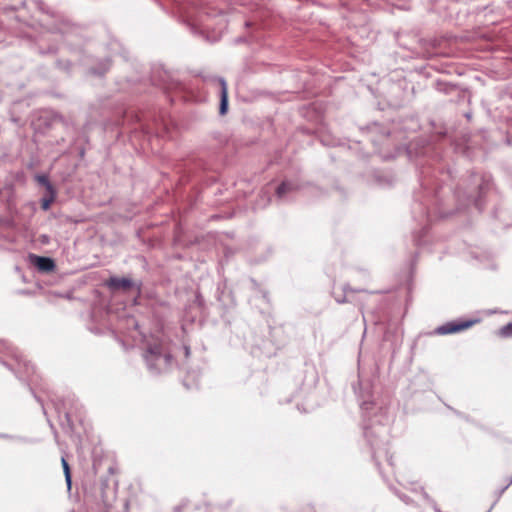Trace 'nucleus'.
Segmentation results:
<instances>
[{"instance_id":"4","label":"nucleus","mask_w":512,"mask_h":512,"mask_svg":"<svg viewBox=\"0 0 512 512\" xmlns=\"http://www.w3.org/2000/svg\"><path fill=\"white\" fill-rule=\"evenodd\" d=\"M36 8L43 14L41 25L52 34H59L67 49L80 51L83 43L81 27L73 23L68 17L52 8L42 0L35 2Z\"/></svg>"},{"instance_id":"41","label":"nucleus","mask_w":512,"mask_h":512,"mask_svg":"<svg viewBox=\"0 0 512 512\" xmlns=\"http://www.w3.org/2000/svg\"><path fill=\"white\" fill-rule=\"evenodd\" d=\"M390 490L393 492V494L395 496H397L403 503H405L406 505H410L413 503V500L411 499V497H409L407 494L401 492L399 489H397L396 487L394 486H391L390 487Z\"/></svg>"},{"instance_id":"25","label":"nucleus","mask_w":512,"mask_h":512,"mask_svg":"<svg viewBox=\"0 0 512 512\" xmlns=\"http://www.w3.org/2000/svg\"><path fill=\"white\" fill-rule=\"evenodd\" d=\"M436 396L439 401L444 402L440 396H437L432 390L431 392H427L425 394H422L420 397H418L416 400H411L413 404L418 405V408L421 410L429 409L433 398Z\"/></svg>"},{"instance_id":"1","label":"nucleus","mask_w":512,"mask_h":512,"mask_svg":"<svg viewBox=\"0 0 512 512\" xmlns=\"http://www.w3.org/2000/svg\"><path fill=\"white\" fill-rule=\"evenodd\" d=\"M401 155L414 162L418 171L419 188L413 193L411 209L419 226L412 232L417 247L428 244L433 221L449 218L470 205L482 212L487 197L497 194L489 172L467 169L460 173L433 137L417 136L399 144L384 159L392 160Z\"/></svg>"},{"instance_id":"63","label":"nucleus","mask_w":512,"mask_h":512,"mask_svg":"<svg viewBox=\"0 0 512 512\" xmlns=\"http://www.w3.org/2000/svg\"><path fill=\"white\" fill-rule=\"evenodd\" d=\"M222 193H223L222 189H221L220 187H218V188L216 189V191L213 193V195H214V196H217L218 194H222Z\"/></svg>"},{"instance_id":"59","label":"nucleus","mask_w":512,"mask_h":512,"mask_svg":"<svg viewBox=\"0 0 512 512\" xmlns=\"http://www.w3.org/2000/svg\"><path fill=\"white\" fill-rule=\"evenodd\" d=\"M373 405H374L373 402H368V401H363L362 402V408H364V409H369L370 406H373Z\"/></svg>"},{"instance_id":"2","label":"nucleus","mask_w":512,"mask_h":512,"mask_svg":"<svg viewBox=\"0 0 512 512\" xmlns=\"http://www.w3.org/2000/svg\"><path fill=\"white\" fill-rule=\"evenodd\" d=\"M226 158L218 149H205L174 163L177 174L175 189L178 197L195 204L204 189L218 183Z\"/></svg>"},{"instance_id":"33","label":"nucleus","mask_w":512,"mask_h":512,"mask_svg":"<svg viewBox=\"0 0 512 512\" xmlns=\"http://www.w3.org/2000/svg\"><path fill=\"white\" fill-rule=\"evenodd\" d=\"M55 67L66 73L67 75H71L72 74V68H73V63L68 60V59H57L55 61Z\"/></svg>"},{"instance_id":"23","label":"nucleus","mask_w":512,"mask_h":512,"mask_svg":"<svg viewBox=\"0 0 512 512\" xmlns=\"http://www.w3.org/2000/svg\"><path fill=\"white\" fill-rule=\"evenodd\" d=\"M0 198L9 211L16 209V190L13 183L5 184L4 193L0 191Z\"/></svg>"},{"instance_id":"5","label":"nucleus","mask_w":512,"mask_h":512,"mask_svg":"<svg viewBox=\"0 0 512 512\" xmlns=\"http://www.w3.org/2000/svg\"><path fill=\"white\" fill-rule=\"evenodd\" d=\"M109 475L102 476L97 483L82 481L84 501L100 512H107L116 499L118 482L111 478L114 474V467L107 468Z\"/></svg>"},{"instance_id":"47","label":"nucleus","mask_w":512,"mask_h":512,"mask_svg":"<svg viewBox=\"0 0 512 512\" xmlns=\"http://www.w3.org/2000/svg\"><path fill=\"white\" fill-rule=\"evenodd\" d=\"M443 404L445 405V407H447L449 410H451L457 417L463 419L464 421L466 422H471L472 421V418L470 415L468 414H465L455 408H453L452 406H450L449 404L443 402Z\"/></svg>"},{"instance_id":"35","label":"nucleus","mask_w":512,"mask_h":512,"mask_svg":"<svg viewBox=\"0 0 512 512\" xmlns=\"http://www.w3.org/2000/svg\"><path fill=\"white\" fill-rule=\"evenodd\" d=\"M107 49L114 53H119L125 60L128 59V52L122 48L121 44L117 40L110 41L107 44Z\"/></svg>"},{"instance_id":"30","label":"nucleus","mask_w":512,"mask_h":512,"mask_svg":"<svg viewBox=\"0 0 512 512\" xmlns=\"http://www.w3.org/2000/svg\"><path fill=\"white\" fill-rule=\"evenodd\" d=\"M0 439L11 440V441H15V442L23 443V444H35L38 442V440L36 438L22 436V435H12V434H7V433H0Z\"/></svg>"},{"instance_id":"46","label":"nucleus","mask_w":512,"mask_h":512,"mask_svg":"<svg viewBox=\"0 0 512 512\" xmlns=\"http://www.w3.org/2000/svg\"><path fill=\"white\" fill-rule=\"evenodd\" d=\"M319 140L323 146H327V147H334V146L341 145V143L338 140L331 138L330 136H325V135L321 136V137H319Z\"/></svg>"},{"instance_id":"54","label":"nucleus","mask_w":512,"mask_h":512,"mask_svg":"<svg viewBox=\"0 0 512 512\" xmlns=\"http://www.w3.org/2000/svg\"><path fill=\"white\" fill-rule=\"evenodd\" d=\"M420 491H421V494L423 496V498L428 502V503H434V500L430 497V495L425 491V489L423 487H420Z\"/></svg>"},{"instance_id":"24","label":"nucleus","mask_w":512,"mask_h":512,"mask_svg":"<svg viewBox=\"0 0 512 512\" xmlns=\"http://www.w3.org/2000/svg\"><path fill=\"white\" fill-rule=\"evenodd\" d=\"M188 28L191 31V33H193L196 36H199V37L203 38L207 42L214 43V42H217L219 40V36L215 35L214 33L211 34L208 31V29L205 26L201 25V24L189 23L188 24Z\"/></svg>"},{"instance_id":"34","label":"nucleus","mask_w":512,"mask_h":512,"mask_svg":"<svg viewBox=\"0 0 512 512\" xmlns=\"http://www.w3.org/2000/svg\"><path fill=\"white\" fill-rule=\"evenodd\" d=\"M343 290V294L342 295H335L334 293L332 294L335 301L338 303V304H345L348 302V299H347V296H346V293L347 292H360L361 290L360 289H354L352 288L349 284H345L342 288Z\"/></svg>"},{"instance_id":"32","label":"nucleus","mask_w":512,"mask_h":512,"mask_svg":"<svg viewBox=\"0 0 512 512\" xmlns=\"http://www.w3.org/2000/svg\"><path fill=\"white\" fill-rule=\"evenodd\" d=\"M329 193L337 195L340 200H345L348 197V191L337 180L333 182Z\"/></svg>"},{"instance_id":"50","label":"nucleus","mask_w":512,"mask_h":512,"mask_svg":"<svg viewBox=\"0 0 512 512\" xmlns=\"http://www.w3.org/2000/svg\"><path fill=\"white\" fill-rule=\"evenodd\" d=\"M38 241L41 245H48L51 242V237L48 234H40Z\"/></svg>"},{"instance_id":"18","label":"nucleus","mask_w":512,"mask_h":512,"mask_svg":"<svg viewBox=\"0 0 512 512\" xmlns=\"http://www.w3.org/2000/svg\"><path fill=\"white\" fill-rule=\"evenodd\" d=\"M215 80L219 84V103H218V114L223 117L229 112V93L228 84L224 77L216 76Z\"/></svg>"},{"instance_id":"40","label":"nucleus","mask_w":512,"mask_h":512,"mask_svg":"<svg viewBox=\"0 0 512 512\" xmlns=\"http://www.w3.org/2000/svg\"><path fill=\"white\" fill-rule=\"evenodd\" d=\"M272 254H273V248L271 246H267L265 253L258 254L255 257L254 262L256 264H261V263L267 261L271 257Z\"/></svg>"},{"instance_id":"20","label":"nucleus","mask_w":512,"mask_h":512,"mask_svg":"<svg viewBox=\"0 0 512 512\" xmlns=\"http://www.w3.org/2000/svg\"><path fill=\"white\" fill-rule=\"evenodd\" d=\"M435 88L437 91L452 96L454 93H460L465 96V86H461L458 83L438 79L435 81Z\"/></svg>"},{"instance_id":"22","label":"nucleus","mask_w":512,"mask_h":512,"mask_svg":"<svg viewBox=\"0 0 512 512\" xmlns=\"http://www.w3.org/2000/svg\"><path fill=\"white\" fill-rule=\"evenodd\" d=\"M271 190L272 188L268 185L259 191L256 199L252 203V209L254 211L263 210L271 203Z\"/></svg>"},{"instance_id":"13","label":"nucleus","mask_w":512,"mask_h":512,"mask_svg":"<svg viewBox=\"0 0 512 512\" xmlns=\"http://www.w3.org/2000/svg\"><path fill=\"white\" fill-rule=\"evenodd\" d=\"M270 187L274 185V197L278 203H287L292 200L295 193L301 189V185L298 180L283 178L279 182L269 183Z\"/></svg>"},{"instance_id":"14","label":"nucleus","mask_w":512,"mask_h":512,"mask_svg":"<svg viewBox=\"0 0 512 512\" xmlns=\"http://www.w3.org/2000/svg\"><path fill=\"white\" fill-rule=\"evenodd\" d=\"M28 266L39 274H51L57 270L54 258L29 252L26 256Z\"/></svg>"},{"instance_id":"42","label":"nucleus","mask_w":512,"mask_h":512,"mask_svg":"<svg viewBox=\"0 0 512 512\" xmlns=\"http://www.w3.org/2000/svg\"><path fill=\"white\" fill-rule=\"evenodd\" d=\"M57 198L55 197H48V196H41L40 199H39V204H40V208L41 210L47 212L50 210L51 208V204L53 201H55Z\"/></svg>"},{"instance_id":"61","label":"nucleus","mask_w":512,"mask_h":512,"mask_svg":"<svg viewBox=\"0 0 512 512\" xmlns=\"http://www.w3.org/2000/svg\"><path fill=\"white\" fill-rule=\"evenodd\" d=\"M464 117H465L468 121H470V120L472 119V117H473V114H472V112H471V111H467V112H465V113H464Z\"/></svg>"},{"instance_id":"36","label":"nucleus","mask_w":512,"mask_h":512,"mask_svg":"<svg viewBox=\"0 0 512 512\" xmlns=\"http://www.w3.org/2000/svg\"><path fill=\"white\" fill-rule=\"evenodd\" d=\"M512 485V475L510 477H508L506 479V485L495 490L494 491V497H495V500L494 502L492 503V507H494L497 502L500 500V498L502 497V495L504 494V492Z\"/></svg>"},{"instance_id":"11","label":"nucleus","mask_w":512,"mask_h":512,"mask_svg":"<svg viewBox=\"0 0 512 512\" xmlns=\"http://www.w3.org/2000/svg\"><path fill=\"white\" fill-rule=\"evenodd\" d=\"M57 123L67 126V121L61 113L53 109H45L37 115L32 125L35 133L45 135Z\"/></svg>"},{"instance_id":"28","label":"nucleus","mask_w":512,"mask_h":512,"mask_svg":"<svg viewBox=\"0 0 512 512\" xmlns=\"http://www.w3.org/2000/svg\"><path fill=\"white\" fill-rule=\"evenodd\" d=\"M61 466L63 469V474H64V478H65L67 491L70 494L71 490H72V485H73L72 470H71V466L68 463V460L65 456H61Z\"/></svg>"},{"instance_id":"17","label":"nucleus","mask_w":512,"mask_h":512,"mask_svg":"<svg viewBox=\"0 0 512 512\" xmlns=\"http://www.w3.org/2000/svg\"><path fill=\"white\" fill-rule=\"evenodd\" d=\"M33 180L38 188L44 190L43 196L58 197V188L51 182L47 172H37L33 175Z\"/></svg>"},{"instance_id":"29","label":"nucleus","mask_w":512,"mask_h":512,"mask_svg":"<svg viewBox=\"0 0 512 512\" xmlns=\"http://www.w3.org/2000/svg\"><path fill=\"white\" fill-rule=\"evenodd\" d=\"M265 63L253 62L249 59H246L243 63V73L245 74H255L262 70V68L266 67Z\"/></svg>"},{"instance_id":"9","label":"nucleus","mask_w":512,"mask_h":512,"mask_svg":"<svg viewBox=\"0 0 512 512\" xmlns=\"http://www.w3.org/2000/svg\"><path fill=\"white\" fill-rule=\"evenodd\" d=\"M54 409L58 415L59 424L66 433L76 431V422L83 419L82 406L75 395L68 394L53 401Z\"/></svg>"},{"instance_id":"45","label":"nucleus","mask_w":512,"mask_h":512,"mask_svg":"<svg viewBox=\"0 0 512 512\" xmlns=\"http://www.w3.org/2000/svg\"><path fill=\"white\" fill-rule=\"evenodd\" d=\"M123 317H125V319H126L127 328H132L136 331L139 330V328H140L139 321L134 316L125 313L123 315Z\"/></svg>"},{"instance_id":"21","label":"nucleus","mask_w":512,"mask_h":512,"mask_svg":"<svg viewBox=\"0 0 512 512\" xmlns=\"http://www.w3.org/2000/svg\"><path fill=\"white\" fill-rule=\"evenodd\" d=\"M244 27L247 30V33L244 35H239L236 38H234L233 39L234 45L250 44L253 42H258L260 40V36L252 28V22L250 20H246L244 22Z\"/></svg>"},{"instance_id":"51","label":"nucleus","mask_w":512,"mask_h":512,"mask_svg":"<svg viewBox=\"0 0 512 512\" xmlns=\"http://www.w3.org/2000/svg\"><path fill=\"white\" fill-rule=\"evenodd\" d=\"M76 151L80 159H83L85 157L86 147L83 144H77Z\"/></svg>"},{"instance_id":"16","label":"nucleus","mask_w":512,"mask_h":512,"mask_svg":"<svg viewBox=\"0 0 512 512\" xmlns=\"http://www.w3.org/2000/svg\"><path fill=\"white\" fill-rule=\"evenodd\" d=\"M367 180L370 185L382 189L391 188L394 184V178L391 173L380 169H373L368 174Z\"/></svg>"},{"instance_id":"27","label":"nucleus","mask_w":512,"mask_h":512,"mask_svg":"<svg viewBox=\"0 0 512 512\" xmlns=\"http://www.w3.org/2000/svg\"><path fill=\"white\" fill-rule=\"evenodd\" d=\"M34 49L40 56H54L57 55L59 51V47L56 43H50L47 46L36 43Z\"/></svg>"},{"instance_id":"7","label":"nucleus","mask_w":512,"mask_h":512,"mask_svg":"<svg viewBox=\"0 0 512 512\" xmlns=\"http://www.w3.org/2000/svg\"><path fill=\"white\" fill-rule=\"evenodd\" d=\"M81 36H83V43L80 51L67 50L79 58L80 64L84 67V76L86 78L104 80L112 68V56L105 55L97 57L92 55L89 49L92 43V37L89 36L83 28H81Z\"/></svg>"},{"instance_id":"49","label":"nucleus","mask_w":512,"mask_h":512,"mask_svg":"<svg viewBox=\"0 0 512 512\" xmlns=\"http://www.w3.org/2000/svg\"><path fill=\"white\" fill-rule=\"evenodd\" d=\"M257 294L260 295V297L262 298V300L266 303V304H270V295H269V291L266 290V289H262L261 291H259Z\"/></svg>"},{"instance_id":"58","label":"nucleus","mask_w":512,"mask_h":512,"mask_svg":"<svg viewBox=\"0 0 512 512\" xmlns=\"http://www.w3.org/2000/svg\"><path fill=\"white\" fill-rule=\"evenodd\" d=\"M25 205L29 207L33 213L36 212L37 206L34 201H28Z\"/></svg>"},{"instance_id":"64","label":"nucleus","mask_w":512,"mask_h":512,"mask_svg":"<svg viewBox=\"0 0 512 512\" xmlns=\"http://www.w3.org/2000/svg\"><path fill=\"white\" fill-rule=\"evenodd\" d=\"M20 293L23 294V295H30L31 291L30 290H21Z\"/></svg>"},{"instance_id":"53","label":"nucleus","mask_w":512,"mask_h":512,"mask_svg":"<svg viewBox=\"0 0 512 512\" xmlns=\"http://www.w3.org/2000/svg\"><path fill=\"white\" fill-rule=\"evenodd\" d=\"M127 81H128L129 83H132V84H133V85H135V86H140V85H142V83L139 81V79H138V78H137V79L129 78ZM140 91H141L140 87H136V88L134 89V92H135V93H138V92H140Z\"/></svg>"},{"instance_id":"12","label":"nucleus","mask_w":512,"mask_h":512,"mask_svg":"<svg viewBox=\"0 0 512 512\" xmlns=\"http://www.w3.org/2000/svg\"><path fill=\"white\" fill-rule=\"evenodd\" d=\"M480 321V318L458 317L437 326L431 334L441 336L458 334L472 328Z\"/></svg>"},{"instance_id":"3","label":"nucleus","mask_w":512,"mask_h":512,"mask_svg":"<svg viewBox=\"0 0 512 512\" xmlns=\"http://www.w3.org/2000/svg\"><path fill=\"white\" fill-rule=\"evenodd\" d=\"M149 81L151 85L160 89L170 105L176 100L201 102L205 99L197 87L182 80L176 71L167 69L163 64L152 66Z\"/></svg>"},{"instance_id":"55","label":"nucleus","mask_w":512,"mask_h":512,"mask_svg":"<svg viewBox=\"0 0 512 512\" xmlns=\"http://www.w3.org/2000/svg\"><path fill=\"white\" fill-rule=\"evenodd\" d=\"M367 130H375V131H378V130H381L382 127L381 125H379L377 122H374L372 123L371 125L367 126L366 127Z\"/></svg>"},{"instance_id":"52","label":"nucleus","mask_w":512,"mask_h":512,"mask_svg":"<svg viewBox=\"0 0 512 512\" xmlns=\"http://www.w3.org/2000/svg\"><path fill=\"white\" fill-rule=\"evenodd\" d=\"M250 283H251V288L253 289V291H255L256 293H258L259 291H261L263 288L261 287V285L258 283V281L254 278H250Z\"/></svg>"},{"instance_id":"60","label":"nucleus","mask_w":512,"mask_h":512,"mask_svg":"<svg viewBox=\"0 0 512 512\" xmlns=\"http://www.w3.org/2000/svg\"><path fill=\"white\" fill-rule=\"evenodd\" d=\"M498 211H499V208L497 206H495L491 213L493 218H495V219L498 218Z\"/></svg>"},{"instance_id":"15","label":"nucleus","mask_w":512,"mask_h":512,"mask_svg":"<svg viewBox=\"0 0 512 512\" xmlns=\"http://www.w3.org/2000/svg\"><path fill=\"white\" fill-rule=\"evenodd\" d=\"M431 388L432 383L429 379V376L426 373L421 372L409 380L406 394L410 400H416L422 394L431 392Z\"/></svg>"},{"instance_id":"26","label":"nucleus","mask_w":512,"mask_h":512,"mask_svg":"<svg viewBox=\"0 0 512 512\" xmlns=\"http://www.w3.org/2000/svg\"><path fill=\"white\" fill-rule=\"evenodd\" d=\"M215 296H216L217 301L220 303V305L224 309H228L230 306L235 305L234 299L232 297V293L225 292L224 290L220 289V287L217 288Z\"/></svg>"},{"instance_id":"62","label":"nucleus","mask_w":512,"mask_h":512,"mask_svg":"<svg viewBox=\"0 0 512 512\" xmlns=\"http://www.w3.org/2000/svg\"><path fill=\"white\" fill-rule=\"evenodd\" d=\"M505 143H506L508 146H511V145H512V136L507 135V136H506V138H505Z\"/></svg>"},{"instance_id":"8","label":"nucleus","mask_w":512,"mask_h":512,"mask_svg":"<svg viewBox=\"0 0 512 512\" xmlns=\"http://www.w3.org/2000/svg\"><path fill=\"white\" fill-rule=\"evenodd\" d=\"M142 356L147 369L153 375L169 371L174 365V355L171 346L163 339L153 338L143 347Z\"/></svg>"},{"instance_id":"10","label":"nucleus","mask_w":512,"mask_h":512,"mask_svg":"<svg viewBox=\"0 0 512 512\" xmlns=\"http://www.w3.org/2000/svg\"><path fill=\"white\" fill-rule=\"evenodd\" d=\"M104 286L112 295L121 293L133 294V302L137 304V299L142 294L143 282L134 279L130 274H111L108 279L104 281Z\"/></svg>"},{"instance_id":"44","label":"nucleus","mask_w":512,"mask_h":512,"mask_svg":"<svg viewBox=\"0 0 512 512\" xmlns=\"http://www.w3.org/2000/svg\"><path fill=\"white\" fill-rule=\"evenodd\" d=\"M102 461H103L102 456L98 455L97 451L94 450L92 453V469H93L94 474L98 473V471L101 467Z\"/></svg>"},{"instance_id":"37","label":"nucleus","mask_w":512,"mask_h":512,"mask_svg":"<svg viewBox=\"0 0 512 512\" xmlns=\"http://www.w3.org/2000/svg\"><path fill=\"white\" fill-rule=\"evenodd\" d=\"M418 257H419V253L415 252L409 261V274H408V279H407L409 282H412V280H413L414 273L416 270V265L418 262Z\"/></svg>"},{"instance_id":"19","label":"nucleus","mask_w":512,"mask_h":512,"mask_svg":"<svg viewBox=\"0 0 512 512\" xmlns=\"http://www.w3.org/2000/svg\"><path fill=\"white\" fill-rule=\"evenodd\" d=\"M363 436L370 447L373 459H376L377 452L381 449L383 441L379 437V433L371 425L363 427Z\"/></svg>"},{"instance_id":"31","label":"nucleus","mask_w":512,"mask_h":512,"mask_svg":"<svg viewBox=\"0 0 512 512\" xmlns=\"http://www.w3.org/2000/svg\"><path fill=\"white\" fill-rule=\"evenodd\" d=\"M193 304L198 308L200 316L207 317L208 309L205 298L200 291H197L194 295Z\"/></svg>"},{"instance_id":"38","label":"nucleus","mask_w":512,"mask_h":512,"mask_svg":"<svg viewBox=\"0 0 512 512\" xmlns=\"http://www.w3.org/2000/svg\"><path fill=\"white\" fill-rule=\"evenodd\" d=\"M497 335L501 338H512V321L500 327Z\"/></svg>"},{"instance_id":"39","label":"nucleus","mask_w":512,"mask_h":512,"mask_svg":"<svg viewBox=\"0 0 512 512\" xmlns=\"http://www.w3.org/2000/svg\"><path fill=\"white\" fill-rule=\"evenodd\" d=\"M202 13L207 17L215 18L224 14L222 9H218L215 7L207 6L202 9Z\"/></svg>"},{"instance_id":"48","label":"nucleus","mask_w":512,"mask_h":512,"mask_svg":"<svg viewBox=\"0 0 512 512\" xmlns=\"http://www.w3.org/2000/svg\"><path fill=\"white\" fill-rule=\"evenodd\" d=\"M77 143L83 144L84 146L86 144L90 143L89 136H88V134L85 131H81V133L79 134V136L77 138Z\"/></svg>"},{"instance_id":"57","label":"nucleus","mask_w":512,"mask_h":512,"mask_svg":"<svg viewBox=\"0 0 512 512\" xmlns=\"http://www.w3.org/2000/svg\"><path fill=\"white\" fill-rule=\"evenodd\" d=\"M59 297H62V298H65L67 300H72L74 298L73 296V293L72 292H66V293H61V294H58Z\"/></svg>"},{"instance_id":"6","label":"nucleus","mask_w":512,"mask_h":512,"mask_svg":"<svg viewBox=\"0 0 512 512\" xmlns=\"http://www.w3.org/2000/svg\"><path fill=\"white\" fill-rule=\"evenodd\" d=\"M0 349L4 352V355L0 356V363L28 388L34 399L42 406L44 414H46L43 400L36 394L30 384V377L35 373L34 365L24 359L17 349L6 340H0Z\"/></svg>"},{"instance_id":"43","label":"nucleus","mask_w":512,"mask_h":512,"mask_svg":"<svg viewBox=\"0 0 512 512\" xmlns=\"http://www.w3.org/2000/svg\"><path fill=\"white\" fill-rule=\"evenodd\" d=\"M470 91L467 87H465V96H463L460 93H454V95L451 96V100L457 102V103H464V102H470Z\"/></svg>"},{"instance_id":"56","label":"nucleus","mask_w":512,"mask_h":512,"mask_svg":"<svg viewBox=\"0 0 512 512\" xmlns=\"http://www.w3.org/2000/svg\"><path fill=\"white\" fill-rule=\"evenodd\" d=\"M182 348H183V352H184L185 358H189L190 355H191V348H190V346L189 345H183Z\"/></svg>"}]
</instances>
